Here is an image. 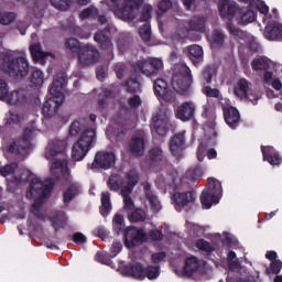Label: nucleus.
Masks as SVG:
<instances>
[{
    "mask_svg": "<svg viewBox=\"0 0 282 282\" xmlns=\"http://www.w3.org/2000/svg\"><path fill=\"white\" fill-rule=\"evenodd\" d=\"M54 188V181L47 178L45 183L41 178H33L30 183L29 191L26 192L28 199H35V203L31 207V213L37 217V219H43V212H41V206L45 197L50 196V193Z\"/></svg>",
    "mask_w": 282,
    "mask_h": 282,
    "instance_id": "f257e3e1",
    "label": "nucleus"
},
{
    "mask_svg": "<svg viewBox=\"0 0 282 282\" xmlns=\"http://www.w3.org/2000/svg\"><path fill=\"white\" fill-rule=\"evenodd\" d=\"M1 67L14 80H23L30 74V64L28 63V58L23 56L12 57L11 55L4 54L2 56Z\"/></svg>",
    "mask_w": 282,
    "mask_h": 282,
    "instance_id": "f03ea898",
    "label": "nucleus"
},
{
    "mask_svg": "<svg viewBox=\"0 0 282 282\" xmlns=\"http://www.w3.org/2000/svg\"><path fill=\"white\" fill-rule=\"evenodd\" d=\"M112 3H118L119 0H111ZM144 0H123V8H119L116 11V17L121 19V21H126L127 23H131L134 19H138V12H140V8Z\"/></svg>",
    "mask_w": 282,
    "mask_h": 282,
    "instance_id": "7ed1b4c3",
    "label": "nucleus"
},
{
    "mask_svg": "<svg viewBox=\"0 0 282 282\" xmlns=\"http://www.w3.org/2000/svg\"><path fill=\"white\" fill-rule=\"evenodd\" d=\"M79 67H89L100 61V52L94 44H83L77 53Z\"/></svg>",
    "mask_w": 282,
    "mask_h": 282,
    "instance_id": "20e7f679",
    "label": "nucleus"
},
{
    "mask_svg": "<svg viewBox=\"0 0 282 282\" xmlns=\"http://www.w3.org/2000/svg\"><path fill=\"white\" fill-rule=\"evenodd\" d=\"M209 187L202 193L200 202L205 208H210L213 204H219L221 197V183L217 178H208Z\"/></svg>",
    "mask_w": 282,
    "mask_h": 282,
    "instance_id": "39448f33",
    "label": "nucleus"
},
{
    "mask_svg": "<svg viewBox=\"0 0 282 282\" xmlns=\"http://www.w3.org/2000/svg\"><path fill=\"white\" fill-rule=\"evenodd\" d=\"M34 129H29L26 128L24 130V135L23 139L18 141V142H12L7 151L8 153H14L15 155H19L20 158H25V155H28V151H30V149H32V143L30 142V140H32V138H34Z\"/></svg>",
    "mask_w": 282,
    "mask_h": 282,
    "instance_id": "423d86ee",
    "label": "nucleus"
},
{
    "mask_svg": "<svg viewBox=\"0 0 282 282\" xmlns=\"http://www.w3.org/2000/svg\"><path fill=\"white\" fill-rule=\"evenodd\" d=\"M193 77H191V69L182 66L180 72L172 78V87L178 94H186L191 89Z\"/></svg>",
    "mask_w": 282,
    "mask_h": 282,
    "instance_id": "0eeeda50",
    "label": "nucleus"
},
{
    "mask_svg": "<svg viewBox=\"0 0 282 282\" xmlns=\"http://www.w3.org/2000/svg\"><path fill=\"white\" fill-rule=\"evenodd\" d=\"M137 67L145 76H155L159 72L164 68V63L158 57H148L145 59L137 62Z\"/></svg>",
    "mask_w": 282,
    "mask_h": 282,
    "instance_id": "6e6552de",
    "label": "nucleus"
},
{
    "mask_svg": "<svg viewBox=\"0 0 282 282\" xmlns=\"http://www.w3.org/2000/svg\"><path fill=\"white\" fill-rule=\"evenodd\" d=\"M153 127L159 135H166L169 131V110L162 106L159 111L152 117Z\"/></svg>",
    "mask_w": 282,
    "mask_h": 282,
    "instance_id": "1a4fd4ad",
    "label": "nucleus"
},
{
    "mask_svg": "<svg viewBox=\"0 0 282 282\" xmlns=\"http://www.w3.org/2000/svg\"><path fill=\"white\" fill-rule=\"evenodd\" d=\"M145 144H147V135L144 134V132H139L133 134L128 144V151L130 155H133L134 158H140L144 155Z\"/></svg>",
    "mask_w": 282,
    "mask_h": 282,
    "instance_id": "9d476101",
    "label": "nucleus"
},
{
    "mask_svg": "<svg viewBox=\"0 0 282 282\" xmlns=\"http://www.w3.org/2000/svg\"><path fill=\"white\" fill-rule=\"evenodd\" d=\"M65 151H67V140L53 139L52 141L48 142L45 149L44 158L46 160H54L56 155H61Z\"/></svg>",
    "mask_w": 282,
    "mask_h": 282,
    "instance_id": "9b49d317",
    "label": "nucleus"
},
{
    "mask_svg": "<svg viewBox=\"0 0 282 282\" xmlns=\"http://www.w3.org/2000/svg\"><path fill=\"white\" fill-rule=\"evenodd\" d=\"M124 239L127 248H133L142 241H147V234L142 229L135 227H128L124 231Z\"/></svg>",
    "mask_w": 282,
    "mask_h": 282,
    "instance_id": "f8f14e48",
    "label": "nucleus"
},
{
    "mask_svg": "<svg viewBox=\"0 0 282 282\" xmlns=\"http://www.w3.org/2000/svg\"><path fill=\"white\" fill-rule=\"evenodd\" d=\"M154 91L165 102H175V91L169 88V83L163 78L154 80Z\"/></svg>",
    "mask_w": 282,
    "mask_h": 282,
    "instance_id": "ddd939ff",
    "label": "nucleus"
},
{
    "mask_svg": "<svg viewBox=\"0 0 282 282\" xmlns=\"http://www.w3.org/2000/svg\"><path fill=\"white\" fill-rule=\"evenodd\" d=\"M65 102V96H54L48 98L42 108L45 118H54L58 113V107Z\"/></svg>",
    "mask_w": 282,
    "mask_h": 282,
    "instance_id": "4468645a",
    "label": "nucleus"
},
{
    "mask_svg": "<svg viewBox=\"0 0 282 282\" xmlns=\"http://www.w3.org/2000/svg\"><path fill=\"white\" fill-rule=\"evenodd\" d=\"M116 164V155L111 152H97L93 166L95 169H111Z\"/></svg>",
    "mask_w": 282,
    "mask_h": 282,
    "instance_id": "2eb2a0df",
    "label": "nucleus"
},
{
    "mask_svg": "<svg viewBox=\"0 0 282 282\" xmlns=\"http://www.w3.org/2000/svg\"><path fill=\"white\" fill-rule=\"evenodd\" d=\"M94 41L97 42L100 50H112L113 42H111V35L109 33V28L106 31H98L94 34Z\"/></svg>",
    "mask_w": 282,
    "mask_h": 282,
    "instance_id": "dca6fc26",
    "label": "nucleus"
},
{
    "mask_svg": "<svg viewBox=\"0 0 282 282\" xmlns=\"http://www.w3.org/2000/svg\"><path fill=\"white\" fill-rule=\"evenodd\" d=\"M65 85H67V76L65 73H59L55 76L51 85L50 93L53 96H64L63 89L65 88Z\"/></svg>",
    "mask_w": 282,
    "mask_h": 282,
    "instance_id": "f3484780",
    "label": "nucleus"
},
{
    "mask_svg": "<svg viewBox=\"0 0 282 282\" xmlns=\"http://www.w3.org/2000/svg\"><path fill=\"white\" fill-rule=\"evenodd\" d=\"M203 264L204 261L197 259V257H189L185 260L183 274L185 276H193V274H195V272H197Z\"/></svg>",
    "mask_w": 282,
    "mask_h": 282,
    "instance_id": "a211bd4d",
    "label": "nucleus"
},
{
    "mask_svg": "<svg viewBox=\"0 0 282 282\" xmlns=\"http://www.w3.org/2000/svg\"><path fill=\"white\" fill-rule=\"evenodd\" d=\"M264 36L269 41H282V25L279 23L268 24L264 29Z\"/></svg>",
    "mask_w": 282,
    "mask_h": 282,
    "instance_id": "6ab92c4d",
    "label": "nucleus"
},
{
    "mask_svg": "<svg viewBox=\"0 0 282 282\" xmlns=\"http://www.w3.org/2000/svg\"><path fill=\"white\" fill-rule=\"evenodd\" d=\"M30 53L36 63H40L41 65H45V57L50 56V53L43 52V48L41 47V43L33 42L30 47Z\"/></svg>",
    "mask_w": 282,
    "mask_h": 282,
    "instance_id": "aec40b11",
    "label": "nucleus"
},
{
    "mask_svg": "<svg viewBox=\"0 0 282 282\" xmlns=\"http://www.w3.org/2000/svg\"><path fill=\"white\" fill-rule=\"evenodd\" d=\"M195 113V105L193 102H184L177 108L176 118L180 120H191Z\"/></svg>",
    "mask_w": 282,
    "mask_h": 282,
    "instance_id": "412c9836",
    "label": "nucleus"
},
{
    "mask_svg": "<svg viewBox=\"0 0 282 282\" xmlns=\"http://www.w3.org/2000/svg\"><path fill=\"white\" fill-rule=\"evenodd\" d=\"M224 118H225V122H227L229 127H235V124L239 122V118H240L239 110H237V108L231 106H225Z\"/></svg>",
    "mask_w": 282,
    "mask_h": 282,
    "instance_id": "4be33fe9",
    "label": "nucleus"
},
{
    "mask_svg": "<svg viewBox=\"0 0 282 282\" xmlns=\"http://www.w3.org/2000/svg\"><path fill=\"white\" fill-rule=\"evenodd\" d=\"M77 142H80L84 147L91 149L96 144V130L86 129L82 132Z\"/></svg>",
    "mask_w": 282,
    "mask_h": 282,
    "instance_id": "5701e85b",
    "label": "nucleus"
},
{
    "mask_svg": "<svg viewBox=\"0 0 282 282\" xmlns=\"http://www.w3.org/2000/svg\"><path fill=\"white\" fill-rule=\"evenodd\" d=\"M122 274L133 276V279H144L147 276V269L140 264L128 265L122 270Z\"/></svg>",
    "mask_w": 282,
    "mask_h": 282,
    "instance_id": "b1692460",
    "label": "nucleus"
},
{
    "mask_svg": "<svg viewBox=\"0 0 282 282\" xmlns=\"http://www.w3.org/2000/svg\"><path fill=\"white\" fill-rule=\"evenodd\" d=\"M143 191H144V195H145L148 202H150L153 210H156V212L160 210L162 208V205L160 204L158 196H155V194H153V192L151 191V184L143 183Z\"/></svg>",
    "mask_w": 282,
    "mask_h": 282,
    "instance_id": "393cba45",
    "label": "nucleus"
},
{
    "mask_svg": "<svg viewBox=\"0 0 282 282\" xmlns=\"http://www.w3.org/2000/svg\"><path fill=\"white\" fill-rule=\"evenodd\" d=\"M173 199L177 206H186V204L195 202V194L193 192L175 193Z\"/></svg>",
    "mask_w": 282,
    "mask_h": 282,
    "instance_id": "a878e982",
    "label": "nucleus"
},
{
    "mask_svg": "<svg viewBox=\"0 0 282 282\" xmlns=\"http://www.w3.org/2000/svg\"><path fill=\"white\" fill-rule=\"evenodd\" d=\"M170 150L173 155H180L181 151H184V133H178L172 138Z\"/></svg>",
    "mask_w": 282,
    "mask_h": 282,
    "instance_id": "bb28decb",
    "label": "nucleus"
},
{
    "mask_svg": "<svg viewBox=\"0 0 282 282\" xmlns=\"http://www.w3.org/2000/svg\"><path fill=\"white\" fill-rule=\"evenodd\" d=\"M89 152V148L86 145H83L82 142L77 141L74 143L72 149V158L75 160V162H80L85 155Z\"/></svg>",
    "mask_w": 282,
    "mask_h": 282,
    "instance_id": "cd10ccee",
    "label": "nucleus"
},
{
    "mask_svg": "<svg viewBox=\"0 0 282 282\" xmlns=\"http://www.w3.org/2000/svg\"><path fill=\"white\" fill-rule=\"evenodd\" d=\"M26 93L23 89L13 90L10 95H7L4 102H9V105H21L26 98Z\"/></svg>",
    "mask_w": 282,
    "mask_h": 282,
    "instance_id": "c85d7f7f",
    "label": "nucleus"
},
{
    "mask_svg": "<svg viewBox=\"0 0 282 282\" xmlns=\"http://www.w3.org/2000/svg\"><path fill=\"white\" fill-rule=\"evenodd\" d=\"M206 28V18L195 15L188 22V30L191 32H204Z\"/></svg>",
    "mask_w": 282,
    "mask_h": 282,
    "instance_id": "c756f323",
    "label": "nucleus"
},
{
    "mask_svg": "<svg viewBox=\"0 0 282 282\" xmlns=\"http://www.w3.org/2000/svg\"><path fill=\"white\" fill-rule=\"evenodd\" d=\"M188 54L194 64L202 63V61H204V50L197 44L188 47Z\"/></svg>",
    "mask_w": 282,
    "mask_h": 282,
    "instance_id": "7c9ffc66",
    "label": "nucleus"
},
{
    "mask_svg": "<svg viewBox=\"0 0 282 282\" xmlns=\"http://www.w3.org/2000/svg\"><path fill=\"white\" fill-rule=\"evenodd\" d=\"M51 171L53 175H58V173H63L64 175H69V169H67L66 160H56L51 165Z\"/></svg>",
    "mask_w": 282,
    "mask_h": 282,
    "instance_id": "2f4dec72",
    "label": "nucleus"
},
{
    "mask_svg": "<svg viewBox=\"0 0 282 282\" xmlns=\"http://www.w3.org/2000/svg\"><path fill=\"white\" fill-rule=\"evenodd\" d=\"M250 89V86L248 85L247 79H240L238 82L237 87L235 88V95L240 98V100H243V98H248V90Z\"/></svg>",
    "mask_w": 282,
    "mask_h": 282,
    "instance_id": "473e14b6",
    "label": "nucleus"
},
{
    "mask_svg": "<svg viewBox=\"0 0 282 282\" xmlns=\"http://www.w3.org/2000/svg\"><path fill=\"white\" fill-rule=\"evenodd\" d=\"M122 184H124V178H122V176L119 174H112L109 177L108 186L110 191H120Z\"/></svg>",
    "mask_w": 282,
    "mask_h": 282,
    "instance_id": "72a5a7b5",
    "label": "nucleus"
},
{
    "mask_svg": "<svg viewBox=\"0 0 282 282\" xmlns=\"http://www.w3.org/2000/svg\"><path fill=\"white\" fill-rule=\"evenodd\" d=\"M251 66L256 72L265 70L270 67V59L267 57H258L252 61Z\"/></svg>",
    "mask_w": 282,
    "mask_h": 282,
    "instance_id": "f704fd0d",
    "label": "nucleus"
},
{
    "mask_svg": "<svg viewBox=\"0 0 282 282\" xmlns=\"http://www.w3.org/2000/svg\"><path fill=\"white\" fill-rule=\"evenodd\" d=\"M52 7L56 8V10H61L62 12H65L72 8V3H74V0H51Z\"/></svg>",
    "mask_w": 282,
    "mask_h": 282,
    "instance_id": "c9c22d12",
    "label": "nucleus"
},
{
    "mask_svg": "<svg viewBox=\"0 0 282 282\" xmlns=\"http://www.w3.org/2000/svg\"><path fill=\"white\" fill-rule=\"evenodd\" d=\"M65 47L66 50H69V52H72L73 54H78L83 45H80V42L77 39L70 37L65 41Z\"/></svg>",
    "mask_w": 282,
    "mask_h": 282,
    "instance_id": "e433bc0d",
    "label": "nucleus"
},
{
    "mask_svg": "<svg viewBox=\"0 0 282 282\" xmlns=\"http://www.w3.org/2000/svg\"><path fill=\"white\" fill-rule=\"evenodd\" d=\"M17 21V13L14 12H0V24L1 25H11Z\"/></svg>",
    "mask_w": 282,
    "mask_h": 282,
    "instance_id": "4c0bfd02",
    "label": "nucleus"
},
{
    "mask_svg": "<svg viewBox=\"0 0 282 282\" xmlns=\"http://www.w3.org/2000/svg\"><path fill=\"white\" fill-rule=\"evenodd\" d=\"M128 219L131 223H138V221H145L147 220V213L142 209H135L134 212L130 213L128 215Z\"/></svg>",
    "mask_w": 282,
    "mask_h": 282,
    "instance_id": "58836bf2",
    "label": "nucleus"
},
{
    "mask_svg": "<svg viewBox=\"0 0 282 282\" xmlns=\"http://www.w3.org/2000/svg\"><path fill=\"white\" fill-rule=\"evenodd\" d=\"M101 206H102V215H107L109 210H111V196L109 192H105L101 194Z\"/></svg>",
    "mask_w": 282,
    "mask_h": 282,
    "instance_id": "ea45409f",
    "label": "nucleus"
},
{
    "mask_svg": "<svg viewBox=\"0 0 282 282\" xmlns=\"http://www.w3.org/2000/svg\"><path fill=\"white\" fill-rule=\"evenodd\" d=\"M127 91L130 94H135V91H140V79L138 77L130 78L126 83Z\"/></svg>",
    "mask_w": 282,
    "mask_h": 282,
    "instance_id": "a19ab883",
    "label": "nucleus"
},
{
    "mask_svg": "<svg viewBox=\"0 0 282 282\" xmlns=\"http://www.w3.org/2000/svg\"><path fill=\"white\" fill-rule=\"evenodd\" d=\"M139 34L142 41H144V43H149V41H151V24L149 23L143 24L139 29Z\"/></svg>",
    "mask_w": 282,
    "mask_h": 282,
    "instance_id": "79ce46f5",
    "label": "nucleus"
},
{
    "mask_svg": "<svg viewBox=\"0 0 282 282\" xmlns=\"http://www.w3.org/2000/svg\"><path fill=\"white\" fill-rule=\"evenodd\" d=\"M30 82L32 83V85H34L35 87H41L44 83V78H43V72L41 70H34L31 76H30Z\"/></svg>",
    "mask_w": 282,
    "mask_h": 282,
    "instance_id": "37998d69",
    "label": "nucleus"
},
{
    "mask_svg": "<svg viewBox=\"0 0 282 282\" xmlns=\"http://www.w3.org/2000/svg\"><path fill=\"white\" fill-rule=\"evenodd\" d=\"M76 195H78V186L70 185L69 188L64 193V203L69 204Z\"/></svg>",
    "mask_w": 282,
    "mask_h": 282,
    "instance_id": "c03bdc74",
    "label": "nucleus"
},
{
    "mask_svg": "<svg viewBox=\"0 0 282 282\" xmlns=\"http://www.w3.org/2000/svg\"><path fill=\"white\" fill-rule=\"evenodd\" d=\"M151 14H153V7H151V4H144L141 8L139 21H149V19H151Z\"/></svg>",
    "mask_w": 282,
    "mask_h": 282,
    "instance_id": "a18cd8bd",
    "label": "nucleus"
},
{
    "mask_svg": "<svg viewBox=\"0 0 282 282\" xmlns=\"http://www.w3.org/2000/svg\"><path fill=\"white\" fill-rule=\"evenodd\" d=\"M113 228L120 235L121 230H124V216L116 214L112 220Z\"/></svg>",
    "mask_w": 282,
    "mask_h": 282,
    "instance_id": "49530a36",
    "label": "nucleus"
},
{
    "mask_svg": "<svg viewBox=\"0 0 282 282\" xmlns=\"http://www.w3.org/2000/svg\"><path fill=\"white\" fill-rule=\"evenodd\" d=\"M89 17H98V10L96 9V7L90 6L79 13V19H89Z\"/></svg>",
    "mask_w": 282,
    "mask_h": 282,
    "instance_id": "de8ad7c7",
    "label": "nucleus"
},
{
    "mask_svg": "<svg viewBox=\"0 0 282 282\" xmlns=\"http://www.w3.org/2000/svg\"><path fill=\"white\" fill-rule=\"evenodd\" d=\"M282 262L281 260H273L270 264V268H267V274H279L281 272Z\"/></svg>",
    "mask_w": 282,
    "mask_h": 282,
    "instance_id": "09e8293b",
    "label": "nucleus"
},
{
    "mask_svg": "<svg viewBox=\"0 0 282 282\" xmlns=\"http://www.w3.org/2000/svg\"><path fill=\"white\" fill-rule=\"evenodd\" d=\"M262 153L264 160H267L272 166H276V164H281V158H279L278 154L274 155H268V150L265 148H262Z\"/></svg>",
    "mask_w": 282,
    "mask_h": 282,
    "instance_id": "8fccbe9b",
    "label": "nucleus"
},
{
    "mask_svg": "<svg viewBox=\"0 0 282 282\" xmlns=\"http://www.w3.org/2000/svg\"><path fill=\"white\" fill-rule=\"evenodd\" d=\"M150 160H152V162H162V160H164V153L162 152V149L153 148L150 151Z\"/></svg>",
    "mask_w": 282,
    "mask_h": 282,
    "instance_id": "3c124183",
    "label": "nucleus"
},
{
    "mask_svg": "<svg viewBox=\"0 0 282 282\" xmlns=\"http://www.w3.org/2000/svg\"><path fill=\"white\" fill-rule=\"evenodd\" d=\"M217 74V68L215 66H207L203 72V77L206 80V83H212L213 76Z\"/></svg>",
    "mask_w": 282,
    "mask_h": 282,
    "instance_id": "603ef678",
    "label": "nucleus"
},
{
    "mask_svg": "<svg viewBox=\"0 0 282 282\" xmlns=\"http://www.w3.org/2000/svg\"><path fill=\"white\" fill-rule=\"evenodd\" d=\"M254 21V11L252 10H247L239 20V23L242 25H246V23H252Z\"/></svg>",
    "mask_w": 282,
    "mask_h": 282,
    "instance_id": "864d4df0",
    "label": "nucleus"
},
{
    "mask_svg": "<svg viewBox=\"0 0 282 282\" xmlns=\"http://www.w3.org/2000/svg\"><path fill=\"white\" fill-rule=\"evenodd\" d=\"M18 166L19 165L17 163H11L9 165H6L0 169V174L3 177H8V175H12V173H14V171H17Z\"/></svg>",
    "mask_w": 282,
    "mask_h": 282,
    "instance_id": "5fc2aeb1",
    "label": "nucleus"
},
{
    "mask_svg": "<svg viewBox=\"0 0 282 282\" xmlns=\"http://www.w3.org/2000/svg\"><path fill=\"white\" fill-rule=\"evenodd\" d=\"M10 88L8 87V83L6 79L0 78V100H6L8 98V94Z\"/></svg>",
    "mask_w": 282,
    "mask_h": 282,
    "instance_id": "6e6d98bb",
    "label": "nucleus"
},
{
    "mask_svg": "<svg viewBox=\"0 0 282 282\" xmlns=\"http://www.w3.org/2000/svg\"><path fill=\"white\" fill-rule=\"evenodd\" d=\"M237 3L235 2H228L227 3V10H226V17L230 21L235 18V14L237 13Z\"/></svg>",
    "mask_w": 282,
    "mask_h": 282,
    "instance_id": "4d7b16f0",
    "label": "nucleus"
},
{
    "mask_svg": "<svg viewBox=\"0 0 282 282\" xmlns=\"http://www.w3.org/2000/svg\"><path fill=\"white\" fill-rule=\"evenodd\" d=\"M145 276H148V279H158V276H160V267H148Z\"/></svg>",
    "mask_w": 282,
    "mask_h": 282,
    "instance_id": "13d9d810",
    "label": "nucleus"
},
{
    "mask_svg": "<svg viewBox=\"0 0 282 282\" xmlns=\"http://www.w3.org/2000/svg\"><path fill=\"white\" fill-rule=\"evenodd\" d=\"M196 247L198 250H204L205 252H213V246L204 239L197 240Z\"/></svg>",
    "mask_w": 282,
    "mask_h": 282,
    "instance_id": "bf43d9fd",
    "label": "nucleus"
},
{
    "mask_svg": "<svg viewBox=\"0 0 282 282\" xmlns=\"http://www.w3.org/2000/svg\"><path fill=\"white\" fill-rule=\"evenodd\" d=\"M109 96H111V91L106 90L105 96L99 98L98 100L99 109H107V105H109Z\"/></svg>",
    "mask_w": 282,
    "mask_h": 282,
    "instance_id": "052dcab7",
    "label": "nucleus"
},
{
    "mask_svg": "<svg viewBox=\"0 0 282 282\" xmlns=\"http://www.w3.org/2000/svg\"><path fill=\"white\" fill-rule=\"evenodd\" d=\"M80 131H83V123L80 121H74L69 129L70 135H78Z\"/></svg>",
    "mask_w": 282,
    "mask_h": 282,
    "instance_id": "680f3d73",
    "label": "nucleus"
},
{
    "mask_svg": "<svg viewBox=\"0 0 282 282\" xmlns=\"http://www.w3.org/2000/svg\"><path fill=\"white\" fill-rule=\"evenodd\" d=\"M115 72L117 74L118 78H124V76H127V65L124 64H117L115 67Z\"/></svg>",
    "mask_w": 282,
    "mask_h": 282,
    "instance_id": "e2e57ef3",
    "label": "nucleus"
},
{
    "mask_svg": "<svg viewBox=\"0 0 282 282\" xmlns=\"http://www.w3.org/2000/svg\"><path fill=\"white\" fill-rule=\"evenodd\" d=\"M17 30H19L20 34H25L28 28H30V23L25 20H18L15 23Z\"/></svg>",
    "mask_w": 282,
    "mask_h": 282,
    "instance_id": "0e129e2a",
    "label": "nucleus"
},
{
    "mask_svg": "<svg viewBox=\"0 0 282 282\" xmlns=\"http://www.w3.org/2000/svg\"><path fill=\"white\" fill-rule=\"evenodd\" d=\"M203 93L206 94L209 98H219V89L212 88L210 86H206L203 89Z\"/></svg>",
    "mask_w": 282,
    "mask_h": 282,
    "instance_id": "69168bd1",
    "label": "nucleus"
},
{
    "mask_svg": "<svg viewBox=\"0 0 282 282\" xmlns=\"http://www.w3.org/2000/svg\"><path fill=\"white\" fill-rule=\"evenodd\" d=\"M171 8H173L171 0H161L159 3V10H161V12H169Z\"/></svg>",
    "mask_w": 282,
    "mask_h": 282,
    "instance_id": "338daca9",
    "label": "nucleus"
},
{
    "mask_svg": "<svg viewBox=\"0 0 282 282\" xmlns=\"http://www.w3.org/2000/svg\"><path fill=\"white\" fill-rule=\"evenodd\" d=\"M138 180H140V177L138 176V172H129L128 174V186H135V184H138Z\"/></svg>",
    "mask_w": 282,
    "mask_h": 282,
    "instance_id": "774afa93",
    "label": "nucleus"
}]
</instances>
